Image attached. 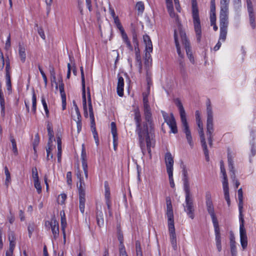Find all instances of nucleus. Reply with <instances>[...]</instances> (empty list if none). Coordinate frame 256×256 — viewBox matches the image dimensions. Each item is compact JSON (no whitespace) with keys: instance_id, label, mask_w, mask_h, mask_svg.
<instances>
[{"instance_id":"59","label":"nucleus","mask_w":256,"mask_h":256,"mask_svg":"<svg viewBox=\"0 0 256 256\" xmlns=\"http://www.w3.org/2000/svg\"><path fill=\"white\" fill-rule=\"evenodd\" d=\"M34 186L35 188L36 189V190L38 194H40L42 192V187L40 186V184L38 180H34Z\"/></svg>"},{"instance_id":"62","label":"nucleus","mask_w":256,"mask_h":256,"mask_svg":"<svg viewBox=\"0 0 256 256\" xmlns=\"http://www.w3.org/2000/svg\"><path fill=\"white\" fill-rule=\"evenodd\" d=\"M210 20L211 26L214 25L216 22V16L215 12H210Z\"/></svg>"},{"instance_id":"39","label":"nucleus","mask_w":256,"mask_h":256,"mask_svg":"<svg viewBox=\"0 0 256 256\" xmlns=\"http://www.w3.org/2000/svg\"><path fill=\"white\" fill-rule=\"evenodd\" d=\"M10 140L12 142V151L14 154L17 155L18 154V149L16 148V140H14L13 136H10Z\"/></svg>"},{"instance_id":"14","label":"nucleus","mask_w":256,"mask_h":256,"mask_svg":"<svg viewBox=\"0 0 256 256\" xmlns=\"http://www.w3.org/2000/svg\"><path fill=\"white\" fill-rule=\"evenodd\" d=\"M228 168L230 172V177L233 182L235 184L236 188H238L240 186V184L238 180L236 179L235 172L234 170V162L230 154H228Z\"/></svg>"},{"instance_id":"64","label":"nucleus","mask_w":256,"mask_h":256,"mask_svg":"<svg viewBox=\"0 0 256 256\" xmlns=\"http://www.w3.org/2000/svg\"><path fill=\"white\" fill-rule=\"evenodd\" d=\"M39 142H40L39 136H38V134H36L35 135V138H34V140L32 142L33 147H36L38 146Z\"/></svg>"},{"instance_id":"8","label":"nucleus","mask_w":256,"mask_h":256,"mask_svg":"<svg viewBox=\"0 0 256 256\" xmlns=\"http://www.w3.org/2000/svg\"><path fill=\"white\" fill-rule=\"evenodd\" d=\"M88 110L90 112V127L92 133L93 134V136L94 139L95 140V142L98 146L99 144V140L98 137V134L96 130V124L94 122V114L92 110V104L90 92L88 93Z\"/></svg>"},{"instance_id":"30","label":"nucleus","mask_w":256,"mask_h":256,"mask_svg":"<svg viewBox=\"0 0 256 256\" xmlns=\"http://www.w3.org/2000/svg\"><path fill=\"white\" fill-rule=\"evenodd\" d=\"M121 36L122 37V39L124 42L126 44L127 47L129 48L130 50H132L133 48L132 46L130 41L128 40V36L126 34L124 30L120 32Z\"/></svg>"},{"instance_id":"1","label":"nucleus","mask_w":256,"mask_h":256,"mask_svg":"<svg viewBox=\"0 0 256 256\" xmlns=\"http://www.w3.org/2000/svg\"><path fill=\"white\" fill-rule=\"evenodd\" d=\"M134 120L136 122V132L138 134L140 146L144 155L148 152L150 158H152L151 148L155 145V140L153 133L152 114L150 121L144 118V122L142 124L141 114L138 108L134 110Z\"/></svg>"},{"instance_id":"51","label":"nucleus","mask_w":256,"mask_h":256,"mask_svg":"<svg viewBox=\"0 0 256 256\" xmlns=\"http://www.w3.org/2000/svg\"><path fill=\"white\" fill-rule=\"evenodd\" d=\"M230 252L232 256H236V248L234 242L230 243Z\"/></svg>"},{"instance_id":"31","label":"nucleus","mask_w":256,"mask_h":256,"mask_svg":"<svg viewBox=\"0 0 256 256\" xmlns=\"http://www.w3.org/2000/svg\"><path fill=\"white\" fill-rule=\"evenodd\" d=\"M96 222L99 227H102L104 224V214L102 211H98L96 212Z\"/></svg>"},{"instance_id":"5","label":"nucleus","mask_w":256,"mask_h":256,"mask_svg":"<svg viewBox=\"0 0 256 256\" xmlns=\"http://www.w3.org/2000/svg\"><path fill=\"white\" fill-rule=\"evenodd\" d=\"M76 175L79 180V185L78 184L77 186L78 191L79 201H80V210L82 213L84 212L85 205V195H86V185L84 180V178L82 176L81 172L78 170Z\"/></svg>"},{"instance_id":"33","label":"nucleus","mask_w":256,"mask_h":256,"mask_svg":"<svg viewBox=\"0 0 256 256\" xmlns=\"http://www.w3.org/2000/svg\"><path fill=\"white\" fill-rule=\"evenodd\" d=\"M15 247V242L12 240H10L9 249L6 252V256H12Z\"/></svg>"},{"instance_id":"61","label":"nucleus","mask_w":256,"mask_h":256,"mask_svg":"<svg viewBox=\"0 0 256 256\" xmlns=\"http://www.w3.org/2000/svg\"><path fill=\"white\" fill-rule=\"evenodd\" d=\"M38 70L42 76V77L43 78V80H44V84H45V85L46 86L47 82H48L47 78H46V74H44V70H42V68L40 66H38Z\"/></svg>"},{"instance_id":"11","label":"nucleus","mask_w":256,"mask_h":256,"mask_svg":"<svg viewBox=\"0 0 256 256\" xmlns=\"http://www.w3.org/2000/svg\"><path fill=\"white\" fill-rule=\"evenodd\" d=\"M81 78H82V105L83 108L84 112V114L88 115L87 112V106H86V89H85V80L84 76V72L82 66L80 67Z\"/></svg>"},{"instance_id":"15","label":"nucleus","mask_w":256,"mask_h":256,"mask_svg":"<svg viewBox=\"0 0 256 256\" xmlns=\"http://www.w3.org/2000/svg\"><path fill=\"white\" fill-rule=\"evenodd\" d=\"M143 104L144 116L146 120L150 121V116L152 114L151 112V108L148 104V98L146 96H144L143 98Z\"/></svg>"},{"instance_id":"17","label":"nucleus","mask_w":256,"mask_h":256,"mask_svg":"<svg viewBox=\"0 0 256 256\" xmlns=\"http://www.w3.org/2000/svg\"><path fill=\"white\" fill-rule=\"evenodd\" d=\"M166 215L168 218V224H174V214L172 204L170 200L166 198Z\"/></svg>"},{"instance_id":"3","label":"nucleus","mask_w":256,"mask_h":256,"mask_svg":"<svg viewBox=\"0 0 256 256\" xmlns=\"http://www.w3.org/2000/svg\"><path fill=\"white\" fill-rule=\"evenodd\" d=\"M206 135L209 145L210 147L212 146L213 132L214 131L213 124V112L211 106L210 101L209 99L206 102Z\"/></svg>"},{"instance_id":"37","label":"nucleus","mask_w":256,"mask_h":256,"mask_svg":"<svg viewBox=\"0 0 256 256\" xmlns=\"http://www.w3.org/2000/svg\"><path fill=\"white\" fill-rule=\"evenodd\" d=\"M4 173L6 174L5 185L8 188L10 182V174L7 166L4 167Z\"/></svg>"},{"instance_id":"9","label":"nucleus","mask_w":256,"mask_h":256,"mask_svg":"<svg viewBox=\"0 0 256 256\" xmlns=\"http://www.w3.org/2000/svg\"><path fill=\"white\" fill-rule=\"evenodd\" d=\"M196 124L198 128H200L199 134L200 138V142L202 144V146L204 152V154L206 157V160L207 162L209 161V156H208V150L207 148V146L206 144V142L204 136V132L203 130V124L202 121L201 120H196Z\"/></svg>"},{"instance_id":"47","label":"nucleus","mask_w":256,"mask_h":256,"mask_svg":"<svg viewBox=\"0 0 256 256\" xmlns=\"http://www.w3.org/2000/svg\"><path fill=\"white\" fill-rule=\"evenodd\" d=\"M111 126V132L112 134L113 137L118 136L117 132H116V126L115 122H112L110 124Z\"/></svg>"},{"instance_id":"26","label":"nucleus","mask_w":256,"mask_h":256,"mask_svg":"<svg viewBox=\"0 0 256 256\" xmlns=\"http://www.w3.org/2000/svg\"><path fill=\"white\" fill-rule=\"evenodd\" d=\"M60 215L61 216V228L63 234V238L64 239H66V234L65 229L66 226V220L64 211H61Z\"/></svg>"},{"instance_id":"58","label":"nucleus","mask_w":256,"mask_h":256,"mask_svg":"<svg viewBox=\"0 0 256 256\" xmlns=\"http://www.w3.org/2000/svg\"><path fill=\"white\" fill-rule=\"evenodd\" d=\"M6 85L7 90H11V88H12L10 76H6Z\"/></svg>"},{"instance_id":"4","label":"nucleus","mask_w":256,"mask_h":256,"mask_svg":"<svg viewBox=\"0 0 256 256\" xmlns=\"http://www.w3.org/2000/svg\"><path fill=\"white\" fill-rule=\"evenodd\" d=\"M192 16L197 41L200 42L202 30L196 0H192Z\"/></svg>"},{"instance_id":"24","label":"nucleus","mask_w":256,"mask_h":256,"mask_svg":"<svg viewBox=\"0 0 256 256\" xmlns=\"http://www.w3.org/2000/svg\"><path fill=\"white\" fill-rule=\"evenodd\" d=\"M143 40L145 44V52H152V44L150 37L145 34L143 36Z\"/></svg>"},{"instance_id":"16","label":"nucleus","mask_w":256,"mask_h":256,"mask_svg":"<svg viewBox=\"0 0 256 256\" xmlns=\"http://www.w3.org/2000/svg\"><path fill=\"white\" fill-rule=\"evenodd\" d=\"M165 163L166 168V172H173L174 158L170 152H167L165 154Z\"/></svg>"},{"instance_id":"42","label":"nucleus","mask_w":256,"mask_h":256,"mask_svg":"<svg viewBox=\"0 0 256 256\" xmlns=\"http://www.w3.org/2000/svg\"><path fill=\"white\" fill-rule=\"evenodd\" d=\"M52 150V144H51L48 145V148H46V151L47 153L46 159L48 160L52 159L53 158L52 154L51 153Z\"/></svg>"},{"instance_id":"19","label":"nucleus","mask_w":256,"mask_h":256,"mask_svg":"<svg viewBox=\"0 0 256 256\" xmlns=\"http://www.w3.org/2000/svg\"><path fill=\"white\" fill-rule=\"evenodd\" d=\"M182 182L184 186V192H190V184L189 182V178L188 176V173L186 169L184 168L182 170Z\"/></svg>"},{"instance_id":"10","label":"nucleus","mask_w":256,"mask_h":256,"mask_svg":"<svg viewBox=\"0 0 256 256\" xmlns=\"http://www.w3.org/2000/svg\"><path fill=\"white\" fill-rule=\"evenodd\" d=\"M180 37L182 44L184 46L186 54L192 62H194L192 52L190 48V42L188 40L186 34L182 31H180Z\"/></svg>"},{"instance_id":"60","label":"nucleus","mask_w":256,"mask_h":256,"mask_svg":"<svg viewBox=\"0 0 256 256\" xmlns=\"http://www.w3.org/2000/svg\"><path fill=\"white\" fill-rule=\"evenodd\" d=\"M66 198V195L65 194H62L59 195L58 197V201L59 203L61 204H64Z\"/></svg>"},{"instance_id":"63","label":"nucleus","mask_w":256,"mask_h":256,"mask_svg":"<svg viewBox=\"0 0 256 256\" xmlns=\"http://www.w3.org/2000/svg\"><path fill=\"white\" fill-rule=\"evenodd\" d=\"M36 26L38 28V34H40V36L43 40H45L46 36H45L44 32V31L41 28H39L38 26V24H36Z\"/></svg>"},{"instance_id":"27","label":"nucleus","mask_w":256,"mask_h":256,"mask_svg":"<svg viewBox=\"0 0 256 256\" xmlns=\"http://www.w3.org/2000/svg\"><path fill=\"white\" fill-rule=\"evenodd\" d=\"M166 8L169 14L172 18H176V20L178 19V16H176L174 11L173 4L172 0H166Z\"/></svg>"},{"instance_id":"22","label":"nucleus","mask_w":256,"mask_h":256,"mask_svg":"<svg viewBox=\"0 0 256 256\" xmlns=\"http://www.w3.org/2000/svg\"><path fill=\"white\" fill-rule=\"evenodd\" d=\"M212 222L214 224V232L216 236V240H221V237L220 234V230L218 226V220L217 218L214 217L212 218Z\"/></svg>"},{"instance_id":"29","label":"nucleus","mask_w":256,"mask_h":256,"mask_svg":"<svg viewBox=\"0 0 256 256\" xmlns=\"http://www.w3.org/2000/svg\"><path fill=\"white\" fill-rule=\"evenodd\" d=\"M47 130L48 132V136L49 137L48 144H51L52 142V139L54 138V134L53 131L52 126L50 122H48L46 126Z\"/></svg>"},{"instance_id":"28","label":"nucleus","mask_w":256,"mask_h":256,"mask_svg":"<svg viewBox=\"0 0 256 256\" xmlns=\"http://www.w3.org/2000/svg\"><path fill=\"white\" fill-rule=\"evenodd\" d=\"M162 112L164 121L168 126H170L176 122L172 114H171L170 116H169L165 112Z\"/></svg>"},{"instance_id":"52","label":"nucleus","mask_w":256,"mask_h":256,"mask_svg":"<svg viewBox=\"0 0 256 256\" xmlns=\"http://www.w3.org/2000/svg\"><path fill=\"white\" fill-rule=\"evenodd\" d=\"M136 8L140 12H142L144 9V3L142 2H138L136 4Z\"/></svg>"},{"instance_id":"53","label":"nucleus","mask_w":256,"mask_h":256,"mask_svg":"<svg viewBox=\"0 0 256 256\" xmlns=\"http://www.w3.org/2000/svg\"><path fill=\"white\" fill-rule=\"evenodd\" d=\"M168 176V178L170 181V184L172 188H174L175 186L174 180L173 178V172H167Z\"/></svg>"},{"instance_id":"44","label":"nucleus","mask_w":256,"mask_h":256,"mask_svg":"<svg viewBox=\"0 0 256 256\" xmlns=\"http://www.w3.org/2000/svg\"><path fill=\"white\" fill-rule=\"evenodd\" d=\"M105 188V198L106 200H110V190L107 182H104Z\"/></svg>"},{"instance_id":"25","label":"nucleus","mask_w":256,"mask_h":256,"mask_svg":"<svg viewBox=\"0 0 256 256\" xmlns=\"http://www.w3.org/2000/svg\"><path fill=\"white\" fill-rule=\"evenodd\" d=\"M248 13L250 23L252 26V28L254 29L256 28V24H255V17L254 14V12L253 6L252 7H248Z\"/></svg>"},{"instance_id":"49","label":"nucleus","mask_w":256,"mask_h":256,"mask_svg":"<svg viewBox=\"0 0 256 256\" xmlns=\"http://www.w3.org/2000/svg\"><path fill=\"white\" fill-rule=\"evenodd\" d=\"M114 22L117 28L120 30V32H122L124 30L122 25L121 24L120 21L118 19V18H114Z\"/></svg>"},{"instance_id":"34","label":"nucleus","mask_w":256,"mask_h":256,"mask_svg":"<svg viewBox=\"0 0 256 256\" xmlns=\"http://www.w3.org/2000/svg\"><path fill=\"white\" fill-rule=\"evenodd\" d=\"M174 39L176 44V48L177 52L180 57L182 58V54L181 53L180 46L178 42V36L176 30H174Z\"/></svg>"},{"instance_id":"7","label":"nucleus","mask_w":256,"mask_h":256,"mask_svg":"<svg viewBox=\"0 0 256 256\" xmlns=\"http://www.w3.org/2000/svg\"><path fill=\"white\" fill-rule=\"evenodd\" d=\"M242 206H239L240 209V244L243 250H245L248 246V236L246 233V230L244 226V219L242 213L241 208Z\"/></svg>"},{"instance_id":"41","label":"nucleus","mask_w":256,"mask_h":256,"mask_svg":"<svg viewBox=\"0 0 256 256\" xmlns=\"http://www.w3.org/2000/svg\"><path fill=\"white\" fill-rule=\"evenodd\" d=\"M136 256H142L140 243L138 240L136 242Z\"/></svg>"},{"instance_id":"2","label":"nucleus","mask_w":256,"mask_h":256,"mask_svg":"<svg viewBox=\"0 0 256 256\" xmlns=\"http://www.w3.org/2000/svg\"><path fill=\"white\" fill-rule=\"evenodd\" d=\"M176 104L178 107L180 111V117L182 126V130L186 134V138L188 144L191 148H192L194 146L192 138L186 120V114L184 109L180 100L178 98L176 100Z\"/></svg>"},{"instance_id":"6","label":"nucleus","mask_w":256,"mask_h":256,"mask_svg":"<svg viewBox=\"0 0 256 256\" xmlns=\"http://www.w3.org/2000/svg\"><path fill=\"white\" fill-rule=\"evenodd\" d=\"M185 193V204H184V211L191 219L194 218V206L193 199L190 192H184Z\"/></svg>"},{"instance_id":"12","label":"nucleus","mask_w":256,"mask_h":256,"mask_svg":"<svg viewBox=\"0 0 256 256\" xmlns=\"http://www.w3.org/2000/svg\"><path fill=\"white\" fill-rule=\"evenodd\" d=\"M206 210L208 213L211 216V218L216 217L214 212V207L211 199V194L210 192H207L206 194Z\"/></svg>"},{"instance_id":"48","label":"nucleus","mask_w":256,"mask_h":256,"mask_svg":"<svg viewBox=\"0 0 256 256\" xmlns=\"http://www.w3.org/2000/svg\"><path fill=\"white\" fill-rule=\"evenodd\" d=\"M10 66L9 59L6 60V76H10Z\"/></svg>"},{"instance_id":"35","label":"nucleus","mask_w":256,"mask_h":256,"mask_svg":"<svg viewBox=\"0 0 256 256\" xmlns=\"http://www.w3.org/2000/svg\"><path fill=\"white\" fill-rule=\"evenodd\" d=\"M136 64L138 66V71L140 73H142V63L141 60V56L140 54H138V52H136Z\"/></svg>"},{"instance_id":"50","label":"nucleus","mask_w":256,"mask_h":256,"mask_svg":"<svg viewBox=\"0 0 256 256\" xmlns=\"http://www.w3.org/2000/svg\"><path fill=\"white\" fill-rule=\"evenodd\" d=\"M119 250L120 256H128L123 243H120Z\"/></svg>"},{"instance_id":"45","label":"nucleus","mask_w":256,"mask_h":256,"mask_svg":"<svg viewBox=\"0 0 256 256\" xmlns=\"http://www.w3.org/2000/svg\"><path fill=\"white\" fill-rule=\"evenodd\" d=\"M82 166L84 171V176L86 179L88 178V164L86 160H82Z\"/></svg>"},{"instance_id":"18","label":"nucleus","mask_w":256,"mask_h":256,"mask_svg":"<svg viewBox=\"0 0 256 256\" xmlns=\"http://www.w3.org/2000/svg\"><path fill=\"white\" fill-rule=\"evenodd\" d=\"M228 12L220 10V28H227L228 26Z\"/></svg>"},{"instance_id":"13","label":"nucleus","mask_w":256,"mask_h":256,"mask_svg":"<svg viewBox=\"0 0 256 256\" xmlns=\"http://www.w3.org/2000/svg\"><path fill=\"white\" fill-rule=\"evenodd\" d=\"M168 231L170 233V238L171 244L173 249L176 250H177L176 238L175 232V228L174 224H168Z\"/></svg>"},{"instance_id":"23","label":"nucleus","mask_w":256,"mask_h":256,"mask_svg":"<svg viewBox=\"0 0 256 256\" xmlns=\"http://www.w3.org/2000/svg\"><path fill=\"white\" fill-rule=\"evenodd\" d=\"M124 80L122 76L118 75V82L117 84V93L118 94L122 96L124 95Z\"/></svg>"},{"instance_id":"43","label":"nucleus","mask_w":256,"mask_h":256,"mask_svg":"<svg viewBox=\"0 0 256 256\" xmlns=\"http://www.w3.org/2000/svg\"><path fill=\"white\" fill-rule=\"evenodd\" d=\"M227 28H220V40L224 41L226 39Z\"/></svg>"},{"instance_id":"55","label":"nucleus","mask_w":256,"mask_h":256,"mask_svg":"<svg viewBox=\"0 0 256 256\" xmlns=\"http://www.w3.org/2000/svg\"><path fill=\"white\" fill-rule=\"evenodd\" d=\"M59 89L62 98H66V96L64 90V84L62 82V80L59 84Z\"/></svg>"},{"instance_id":"32","label":"nucleus","mask_w":256,"mask_h":256,"mask_svg":"<svg viewBox=\"0 0 256 256\" xmlns=\"http://www.w3.org/2000/svg\"><path fill=\"white\" fill-rule=\"evenodd\" d=\"M18 54L22 62H24L26 58V48L20 44L18 46Z\"/></svg>"},{"instance_id":"46","label":"nucleus","mask_w":256,"mask_h":256,"mask_svg":"<svg viewBox=\"0 0 256 256\" xmlns=\"http://www.w3.org/2000/svg\"><path fill=\"white\" fill-rule=\"evenodd\" d=\"M42 102L44 108V109L46 114V117L48 118L49 116V111L48 108V105L46 104L45 98L44 96L42 97Z\"/></svg>"},{"instance_id":"20","label":"nucleus","mask_w":256,"mask_h":256,"mask_svg":"<svg viewBox=\"0 0 256 256\" xmlns=\"http://www.w3.org/2000/svg\"><path fill=\"white\" fill-rule=\"evenodd\" d=\"M222 187L224 192V198L227 202L228 206H230V200L229 195V188L227 177H226V178H224V180L222 182Z\"/></svg>"},{"instance_id":"21","label":"nucleus","mask_w":256,"mask_h":256,"mask_svg":"<svg viewBox=\"0 0 256 256\" xmlns=\"http://www.w3.org/2000/svg\"><path fill=\"white\" fill-rule=\"evenodd\" d=\"M54 238L56 240L59 236V226L58 222L56 221V218H52L51 222L50 223Z\"/></svg>"},{"instance_id":"36","label":"nucleus","mask_w":256,"mask_h":256,"mask_svg":"<svg viewBox=\"0 0 256 256\" xmlns=\"http://www.w3.org/2000/svg\"><path fill=\"white\" fill-rule=\"evenodd\" d=\"M230 0H220V10L228 11Z\"/></svg>"},{"instance_id":"56","label":"nucleus","mask_w":256,"mask_h":256,"mask_svg":"<svg viewBox=\"0 0 256 256\" xmlns=\"http://www.w3.org/2000/svg\"><path fill=\"white\" fill-rule=\"evenodd\" d=\"M73 105L74 107V110H75L76 113V120L80 119L81 116H80V112L79 110L78 106L76 104V102L74 101L73 102Z\"/></svg>"},{"instance_id":"40","label":"nucleus","mask_w":256,"mask_h":256,"mask_svg":"<svg viewBox=\"0 0 256 256\" xmlns=\"http://www.w3.org/2000/svg\"><path fill=\"white\" fill-rule=\"evenodd\" d=\"M0 105L1 108V115L2 116H4L5 114V102L3 96H0Z\"/></svg>"},{"instance_id":"57","label":"nucleus","mask_w":256,"mask_h":256,"mask_svg":"<svg viewBox=\"0 0 256 256\" xmlns=\"http://www.w3.org/2000/svg\"><path fill=\"white\" fill-rule=\"evenodd\" d=\"M220 168L221 173L223 175V178H226V177H227L226 171L224 168V163L222 160L220 162Z\"/></svg>"},{"instance_id":"38","label":"nucleus","mask_w":256,"mask_h":256,"mask_svg":"<svg viewBox=\"0 0 256 256\" xmlns=\"http://www.w3.org/2000/svg\"><path fill=\"white\" fill-rule=\"evenodd\" d=\"M32 111L34 113H36V96L34 90H32Z\"/></svg>"},{"instance_id":"54","label":"nucleus","mask_w":256,"mask_h":256,"mask_svg":"<svg viewBox=\"0 0 256 256\" xmlns=\"http://www.w3.org/2000/svg\"><path fill=\"white\" fill-rule=\"evenodd\" d=\"M32 177L34 180H38V170L36 167H34L32 168Z\"/></svg>"}]
</instances>
